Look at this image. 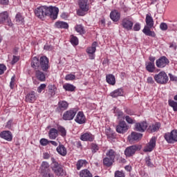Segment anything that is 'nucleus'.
<instances>
[{
    "label": "nucleus",
    "instance_id": "nucleus-1",
    "mask_svg": "<svg viewBox=\"0 0 177 177\" xmlns=\"http://www.w3.org/2000/svg\"><path fill=\"white\" fill-rule=\"evenodd\" d=\"M35 15L36 17H38L41 20H44L46 17H50L52 20H56L57 19V15H59V8L52 6L48 7L41 6L35 10Z\"/></svg>",
    "mask_w": 177,
    "mask_h": 177
},
{
    "label": "nucleus",
    "instance_id": "nucleus-2",
    "mask_svg": "<svg viewBox=\"0 0 177 177\" xmlns=\"http://www.w3.org/2000/svg\"><path fill=\"white\" fill-rule=\"evenodd\" d=\"M31 68L34 70H38L41 68L42 71L47 72L49 70V59L46 56L41 57L39 59L37 57H34L31 61Z\"/></svg>",
    "mask_w": 177,
    "mask_h": 177
},
{
    "label": "nucleus",
    "instance_id": "nucleus-3",
    "mask_svg": "<svg viewBox=\"0 0 177 177\" xmlns=\"http://www.w3.org/2000/svg\"><path fill=\"white\" fill-rule=\"evenodd\" d=\"M145 22L147 25L144 27L142 32L148 37L155 38L156 32L151 31V28H154V19L150 14L146 15Z\"/></svg>",
    "mask_w": 177,
    "mask_h": 177
},
{
    "label": "nucleus",
    "instance_id": "nucleus-4",
    "mask_svg": "<svg viewBox=\"0 0 177 177\" xmlns=\"http://www.w3.org/2000/svg\"><path fill=\"white\" fill-rule=\"evenodd\" d=\"M153 78L156 82L160 85H166V84H168V81H169V77H168V75L165 71H161L158 74H156Z\"/></svg>",
    "mask_w": 177,
    "mask_h": 177
},
{
    "label": "nucleus",
    "instance_id": "nucleus-5",
    "mask_svg": "<svg viewBox=\"0 0 177 177\" xmlns=\"http://www.w3.org/2000/svg\"><path fill=\"white\" fill-rule=\"evenodd\" d=\"M78 5L80 9L77 10V15L78 16H85V12H88V10H89L88 0H79Z\"/></svg>",
    "mask_w": 177,
    "mask_h": 177
},
{
    "label": "nucleus",
    "instance_id": "nucleus-6",
    "mask_svg": "<svg viewBox=\"0 0 177 177\" xmlns=\"http://www.w3.org/2000/svg\"><path fill=\"white\" fill-rule=\"evenodd\" d=\"M0 24L8 26V27H13L12 19L9 17V12L4 11L0 13Z\"/></svg>",
    "mask_w": 177,
    "mask_h": 177
},
{
    "label": "nucleus",
    "instance_id": "nucleus-7",
    "mask_svg": "<svg viewBox=\"0 0 177 177\" xmlns=\"http://www.w3.org/2000/svg\"><path fill=\"white\" fill-rule=\"evenodd\" d=\"M164 138L167 143H175L177 142V130L165 133Z\"/></svg>",
    "mask_w": 177,
    "mask_h": 177
},
{
    "label": "nucleus",
    "instance_id": "nucleus-8",
    "mask_svg": "<svg viewBox=\"0 0 177 177\" xmlns=\"http://www.w3.org/2000/svg\"><path fill=\"white\" fill-rule=\"evenodd\" d=\"M138 150H140V147L139 145H131L125 149L124 155L126 157H132Z\"/></svg>",
    "mask_w": 177,
    "mask_h": 177
},
{
    "label": "nucleus",
    "instance_id": "nucleus-9",
    "mask_svg": "<svg viewBox=\"0 0 177 177\" xmlns=\"http://www.w3.org/2000/svg\"><path fill=\"white\" fill-rule=\"evenodd\" d=\"M77 111L75 109L68 110L64 113L62 120L64 121H71L72 120H74Z\"/></svg>",
    "mask_w": 177,
    "mask_h": 177
},
{
    "label": "nucleus",
    "instance_id": "nucleus-10",
    "mask_svg": "<svg viewBox=\"0 0 177 177\" xmlns=\"http://www.w3.org/2000/svg\"><path fill=\"white\" fill-rule=\"evenodd\" d=\"M168 64H169V59L165 56L160 57L156 62V65L158 68H164V67H166Z\"/></svg>",
    "mask_w": 177,
    "mask_h": 177
},
{
    "label": "nucleus",
    "instance_id": "nucleus-11",
    "mask_svg": "<svg viewBox=\"0 0 177 177\" xmlns=\"http://www.w3.org/2000/svg\"><path fill=\"white\" fill-rule=\"evenodd\" d=\"M122 26L127 31H130L132 30V27H133V21L129 17L123 18L122 20Z\"/></svg>",
    "mask_w": 177,
    "mask_h": 177
},
{
    "label": "nucleus",
    "instance_id": "nucleus-12",
    "mask_svg": "<svg viewBox=\"0 0 177 177\" xmlns=\"http://www.w3.org/2000/svg\"><path fill=\"white\" fill-rule=\"evenodd\" d=\"M156 140L157 138L156 137H152L149 140V142L145 147L143 151H145V153H147L154 150Z\"/></svg>",
    "mask_w": 177,
    "mask_h": 177
},
{
    "label": "nucleus",
    "instance_id": "nucleus-13",
    "mask_svg": "<svg viewBox=\"0 0 177 177\" xmlns=\"http://www.w3.org/2000/svg\"><path fill=\"white\" fill-rule=\"evenodd\" d=\"M142 136H143V134L133 131L128 136V140L130 143H133V142H136V140H139V139H142Z\"/></svg>",
    "mask_w": 177,
    "mask_h": 177
},
{
    "label": "nucleus",
    "instance_id": "nucleus-14",
    "mask_svg": "<svg viewBox=\"0 0 177 177\" xmlns=\"http://www.w3.org/2000/svg\"><path fill=\"white\" fill-rule=\"evenodd\" d=\"M128 131V125L125 121H121L116 127V131L118 133H125Z\"/></svg>",
    "mask_w": 177,
    "mask_h": 177
},
{
    "label": "nucleus",
    "instance_id": "nucleus-15",
    "mask_svg": "<svg viewBox=\"0 0 177 177\" xmlns=\"http://www.w3.org/2000/svg\"><path fill=\"white\" fill-rule=\"evenodd\" d=\"M0 138L4 139V140H7V142H12L13 140V135L12 134V132L9 131H4L0 133Z\"/></svg>",
    "mask_w": 177,
    "mask_h": 177
},
{
    "label": "nucleus",
    "instance_id": "nucleus-16",
    "mask_svg": "<svg viewBox=\"0 0 177 177\" xmlns=\"http://www.w3.org/2000/svg\"><path fill=\"white\" fill-rule=\"evenodd\" d=\"M75 121L80 124H85V122H86V118H85V115H84V112H78Z\"/></svg>",
    "mask_w": 177,
    "mask_h": 177
},
{
    "label": "nucleus",
    "instance_id": "nucleus-17",
    "mask_svg": "<svg viewBox=\"0 0 177 177\" xmlns=\"http://www.w3.org/2000/svg\"><path fill=\"white\" fill-rule=\"evenodd\" d=\"M147 122H141L136 123L135 125L136 131L138 132H145L146 129H147Z\"/></svg>",
    "mask_w": 177,
    "mask_h": 177
},
{
    "label": "nucleus",
    "instance_id": "nucleus-18",
    "mask_svg": "<svg viewBox=\"0 0 177 177\" xmlns=\"http://www.w3.org/2000/svg\"><path fill=\"white\" fill-rule=\"evenodd\" d=\"M35 70V77L38 81H40L41 82H44V81H46V75H45V73H44L42 71H40L39 69Z\"/></svg>",
    "mask_w": 177,
    "mask_h": 177
},
{
    "label": "nucleus",
    "instance_id": "nucleus-19",
    "mask_svg": "<svg viewBox=\"0 0 177 177\" xmlns=\"http://www.w3.org/2000/svg\"><path fill=\"white\" fill-rule=\"evenodd\" d=\"M80 139L83 142H93L95 140V136L91 133H85L81 136Z\"/></svg>",
    "mask_w": 177,
    "mask_h": 177
},
{
    "label": "nucleus",
    "instance_id": "nucleus-20",
    "mask_svg": "<svg viewBox=\"0 0 177 177\" xmlns=\"http://www.w3.org/2000/svg\"><path fill=\"white\" fill-rule=\"evenodd\" d=\"M37 100V96H35V91H31L26 96V101L28 103H34Z\"/></svg>",
    "mask_w": 177,
    "mask_h": 177
},
{
    "label": "nucleus",
    "instance_id": "nucleus-21",
    "mask_svg": "<svg viewBox=\"0 0 177 177\" xmlns=\"http://www.w3.org/2000/svg\"><path fill=\"white\" fill-rule=\"evenodd\" d=\"M57 151L60 156H62L63 157L67 156V149L64 145L60 144L57 147Z\"/></svg>",
    "mask_w": 177,
    "mask_h": 177
},
{
    "label": "nucleus",
    "instance_id": "nucleus-22",
    "mask_svg": "<svg viewBox=\"0 0 177 177\" xmlns=\"http://www.w3.org/2000/svg\"><path fill=\"white\" fill-rule=\"evenodd\" d=\"M110 17L113 21L117 22L120 20L121 14H120L117 10H113L111 12Z\"/></svg>",
    "mask_w": 177,
    "mask_h": 177
},
{
    "label": "nucleus",
    "instance_id": "nucleus-23",
    "mask_svg": "<svg viewBox=\"0 0 177 177\" xmlns=\"http://www.w3.org/2000/svg\"><path fill=\"white\" fill-rule=\"evenodd\" d=\"M39 171L41 174H44L45 172H48L49 171H50V169H49V163L46 161L42 162L40 166Z\"/></svg>",
    "mask_w": 177,
    "mask_h": 177
},
{
    "label": "nucleus",
    "instance_id": "nucleus-24",
    "mask_svg": "<svg viewBox=\"0 0 177 177\" xmlns=\"http://www.w3.org/2000/svg\"><path fill=\"white\" fill-rule=\"evenodd\" d=\"M145 68L149 73H154L156 71V64L151 62H145Z\"/></svg>",
    "mask_w": 177,
    "mask_h": 177
},
{
    "label": "nucleus",
    "instance_id": "nucleus-25",
    "mask_svg": "<svg viewBox=\"0 0 177 177\" xmlns=\"http://www.w3.org/2000/svg\"><path fill=\"white\" fill-rule=\"evenodd\" d=\"M48 89V93L49 95L53 97L56 95V92L57 91V87L55 84H49L47 86Z\"/></svg>",
    "mask_w": 177,
    "mask_h": 177
},
{
    "label": "nucleus",
    "instance_id": "nucleus-26",
    "mask_svg": "<svg viewBox=\"0 0 177 177\" xmlns=\"http://www.w3.org/2000/svg\"><path fill=\"white\" fill-rule=\"evenodd\" d=\"M57 136H59V133H58L57 129H56L55 128L50 129L48 132L49 138L55 140V139H56V138H57Z\"/></svg>",
    "mask_w": 177,
    "mask_h": 177
},
{
    "label": "nucleus",
    "instance_id": "nucleus-27",
    "mask_svg": "<svg viewBox=\"0 0 177 177\" xmlns=\"http://www.w3.org/2000/svg\"><path fill=\"white\" fill-rule=\"evenodd\" d=\"M68 109V102L66 101H59L58 102V109L61 111H64Z\"/></svg>",
    "mask_w": 177,
    "mask_h": 177
},
{
    "label": "nucleus",
    "instance_id": "nucleus-28",
    "mask_svg": "<svg viewBox=\"0 0 177 177\" xmlns=\"http://www.w3.org/2000/svg\"><path fill=\"white\" fill-rule=\"evenodd\" d=\"M160 127H161V124L160 123H155L154 124H152L151 126L149 127L148 131L150 132L151 133L157 132V131L160 129Z\"/></svg>",
    "mask_w": 177,
    "mask_h": 177
},
{
    "label": "nucleus",
    "instance_id": "nucleus-29",
    "mask_svg": "<svg viewBox=\"0 0 177 177\" xmlns=\"http://www.w3.org/2000/svg\"><path fill=\"white\" fill-rule=\"evenodd\" d=\"M124 95V91L122 88H118L110 93L111 97H118V96H122Z\"/></svg>",
    "mask_w": 177,
    "mask_h": 177
},
{
    "label": "nucleus",
    "instance_id": "nucleus-30",
    "mask_svg": "<svg viewBox=\"0 0 177 177\" xmlns=\"http://www.w3.org/2000/svg\"><path fill=\"white\" fill-rule=\"evenodd\" d=\"M55 26L56 28H68V24L64 21H58L55 23Z\"/></svg>",
    "mask_w": 177,
    "mask_h": 177
},
{
    "label": "nucleus",
    "instance_id": "nucleus-31",
    "mask_svg": "<svg viewBox=\"0 0 177 177\" xmlns=\"http://www.w3.org/2000/svg\"><path fill=\"white\" fill-rule=\"evenodd\" d=\"M105 133L108 139H110L111 140L113 139H115V133L113 132V131L111 130L110 128L106 129Z\"/></svg>",
    "mask_w": 177,
    "mask_h": 177
},
{
    "label": "nucleus",
    "instance_id": "nucleus-32",
    "mask_svg": "<svg viewBox=\"0 0 177 177\" xmlns=\"http://www.w3.org/2000/svg\"><path fill=\"white\" fill-rule=\"evenodd\" d=\"M53 171L55 175H57V176H63L66 174V171H64L63 166L62 165L57 167V169H54Z\"/></svg>",
    "mask_w": 177,
    "mask_h": 177
},
{
    "label": "nucleus",
    "instance_id": "nucleus-33",
    "mask_svg": "<svg viewBox=\"0 0 177 177\" xmlns=\"http://www.w3.org/2000/svg\"><path fill=\"white\" fill-rule=\"evenodd\" d=\"M106 82L110 85H115V77L114 75H107L106 77Z\"/></svg>",
    "mask_w": 177,
    "mask_h": 177
},
{
    "label": "nucleus",
    "instance_id": "nucleus-34",
    "mask_svg": "<svg viewBox=\"0 0 177 177\" xmlns=\"http://www.w3.org/2000/svg\"><path fill=\"white\" fill-rule=\"evenodd\" d=\"M63 88L65 91L68 92H74V91H75V86L68 83L64 84Z\"/></svg>",
    "mask_w": 177,
    "mask_h": 177
},
{
    "label": "nucleus",
    "instance_id": "nucleus-35",
    "mask_svg": "<svg viewBox=\"0 0 177 177\" xmlns=\"http://www.w3.org/2000/svg\"><path fill=\"white\" fill-rule=\"evenodd\" d=\"M96 46H97V42L94 41L92 46L87 48V53H88V55L95 54V52H96Z\"/></svg>",
    "mask_w": 177,
    "mask_h": 177
},
{
    "label": "nucleus",
    "instance_id": "nucleus-36",
    "mask_svg": "<svg viewBox=\"0 0 177 177\" xmlns=\"http://www.w3.org/2000/svg\"><path fill=\"white\" fill-rule=\"evenodd\" d=\"M86 164H88V162L86 161V160H82V159L79 160L76 163V168L77 171H80V169H81V168H82L84 165H86Z\"/></svg>",
    "mask_w": 177,
    "mask_h": 177
},
{
    "label": "nucleus",
    "instance_id": "nucleus-37",
    "mask_svg": "<svg viewBox=\"0 0 177 177\" xmlns=\"http://www.w3.org/2000/svg\"><path fill=\"white\" fill-rule=\"evenodd\" d=\"M114 162V160L109 157H106L103 159V164L105 167H111Z\"/></svg>",
    "mask_w": 177,
    "mask_h": 177
},
{
    "label": "nucleus",
    "instance_id": "nucleus-38",
    "mask_svg": "<svg viewBox=\"0 0 177 177\" xmlns=\"http://www.w3.org/2000/svg\"><path fill=\"white\" fill-rule=\"evenodd\" d=\"M80 177H92V173L87 169H83L80 172Z\"/></svg>",
    "mask_w": 177,
    "mask_h": 177
},
{
    "label": "nucleus",
    "instance_id": "nucleus-39",
    "mask_svg": "<svg viewBox=\"0 0 177 177\" xmlns=\"http://www.w3.org/2000/svg\"><path fill=\"white\" fill-rule=\"evenodd\" d=\"M15 20L17 24H24V17L21 15L20 12H18L15 16Z\"/></svg>",
    "mask_w": 177,
    "mask_h": 177
},
{
    "label": "nucleus",
    "instance_id": "nucleus-40",
    "mask_svg": "<svg viewBox=\"0 0 177 177\" xmlns=\"http://www.w3.org/2000/svg\"><path fill=\"white\" fill-rule=\"evenodd\" d=\"M106 157H108L109 158H111V160H115V151L113 149H109L106 153Z\"/></svg>",
    "mask_w": 177,
    "mask_h": 177
},
{
    "label": "nucleus",
    "instance_id": "nucleus-41",
    "mask_svg": "<svg viewBox=\"0 0 177 177\" xmlns=\"http://www.w3.org/2000/svg\"><path fill=\"white\" fill-rule=\"evenodd\" d=\"M75 29V31H77V32H79V34H80L81 35L85 33V29L84 28V26H82V25L81 24L76 25Z\"/></svg>",
    "mask_w": 177,
    "mask_h": 177
},
{
    "label": "nucleus",
    "instance_id": "nucleus-42",
    "mask_svg": "<svg viewBox=\"0 0 177 177\" xmlns=\"http://www.w3.org/2000/svg\"><path fill=\"white\" fill-rule=\"evenodd\" d=\"M51 161H52V165H53V167H52L53 171H54V169H56L57 168H59V167L62 166V165L56 162V160L55 159V158H51Z\"/></svg>",
    "mask_w": 177,
    "mask_h": 177
},
{
    "label": "nucleus",
    "instance_id": "nucleus-43",
    "mask_svg": "<svg viewBox=\"0 0 177 177\" xmlns=\"http://www.w3.org/2000/svg\"><path fill=\"white\" fill-rule=\"evenodd\" d=\"M57 131H58V133L60 132L61 136L63 137L67 135V131H66V129L62 126L58 127Z\"/></svg>",
    "mask_w": 177,
    "mask_h": 177
},
{
    "label": "nucleus",
    "instance_id": "nucleus-44",
    "mask_svg": "<svg viewBox=\"0 0 177 177\" xmlns=\"http://www.w3.org/2000/svg\"><path fill=\"white\" fill-rule=\"evenodd\" d=\"M91 149L92 153L95 154L99 150V145L93 142L91 144Z\"/></svg>",
    "mask_w": 177,
    "mask_h": 177
},
{
    "label": "nucleus",
    "instance_id": "nucleus-45",
    "mask_svg": "<svg viewBox=\"0 0 177 177\" xmlns=\"http://www.w3.org/2000/svg\"><path fill=\"white\" fill-rule=\"evenodd\" d=\"M169 106L172 107L174 111H177V102L174 100H169Z\"/></svg>",
    "mask_w": 177,
    "mask_h": 177
},
{
    "label": "nucleus",
    "instance_id": "nucleus-46",
    "mask_svg": "<svg viewBox=\"0 0 177 177\" xmlns=\"http://www.w3.org/2000/svg\"><path fill=\"white\" fill-rule=\"evenodd\" d=\"M71 43L72 45H73V46H77V45H78V37L71 35Z\"/></svg>",
    "mask_w": 177,
    "mask_h": 177
},
{
    "label": "nucleus",
    "instance_id": "nucleus-47",
    "mask_svg": "<svg viewBox=\"0 0 177 177\" xmlns=\"http://www.w3.org/2000/svg\"><path fill=\"white\" fill-rule=\"evenodd\" d=\"M16 82V76L14 75L12 77H11V80L10 82V89H15V85Z\"/></svg>",
    "mask_w": 177,
    "mask_h": 177
},
{
    "label": "nucleus",
    "instance_id": "nucleus-48",
    "mask_svg": "<svg viewBox=\"0 0 177 177\" xmlns=\"http://www.w3.org/2000/svg\"><path fill=\"white\" fill-rule=\"evenodd\" d=\"M145 162L147 165V167H150L151 168H153L154 167V165L151 162V159H150V156L145 158Z\"/></svg>",
    "mask_w": 177,
    "mask_h": 177
},
{
    "label": "nucleus",
    "instance_id": "nucleus-49",
    "mask_svg": "<svg viewBox=\"0 0 177 177\" xmlns=\"http://www.w3.org/2000/svg\"><path fill=\"white\" fill-rule=\"evenodd\" d=\"M160 30H162V31H167L168 30V25L167 24V23L162 22L160 24Z\"/></svg>",
    "mask_w": 177,
    "mask_h": 177
},
{
    "label": "nucleus",
    "instance_id": "nucleus-50",
    "mask_svg": "<svg viewBox=\"0 0 177 177\" xmlns=\"http://www.w3.org/2000/svg\"><path fill=\"white\" fill-rule=\"evenodd\" d=\"M39 142L41 146H48V145H49L50 140H48L46 138H41Z\"/></svg>",
    "mask_w": 177,
    "mask_h": 177
},
{
    "label": "nucleus",
    "instance_id": "nucleus-51",
    "mask_svg": "<svg viewBox=\"0 0 177 177\" xmlns=\"http://www.w3.org/2000/svg\"><path fill=\"white\" fill-rule=\"evenodd\" d=\"M75 78V75L68 74L65 77L66 81H73Z\"/></svg>",
    "mask_w": 177,
    "mask_h": 177
},
{
    "label": "nucleus",
    "instance_id": "nucleus-52",
    "mask_svg": "<svg viewBox=\"0 0 177 177\" xmlns=\"http://www.w3.org/2000/svg\"><path fill=\"white\" fill-rule=\"evenodd\" d=\"M46 88V84H41L38 88H37V92L38 93H41L44 89Z\"/></svg>",
    "mask_w": 177,
    "mask_h": 177
},
{
    "label": "nucleus",
    "instance_id": "nucleus-53",
    "mask_svg": "<svg viewBox=\"0 0 177 177\" xmlns=\"http://www.w3.org/2000/svg\"><path fill=\"white\" fill-rule=\"evenodd\" d=\"M41 174H42V177H55L53 174L50 173V171L41 173Z\"/></svg>",
    "mask_w": 177,
    "mask_h": 177
},
{
    "label": "nucleus",
    "instance_id": "nucleus-54",
    "mask_svg": "<svg viewBox=\"0 0 177 177\" xmlns=\"http://www.w3.org/2000/svg\"><path fill=\"white\" fill-rule=\"evenodd\" d=\"M125 120L128 124H135V120L128 115L125 117Z\"/></svg>",
    "mask_w": 177,
    "mask_h": 177
},
{
    "label": "nucleus",
    "instance_id": "nucleus-55",
    "mask_svg": "<svg viewBox=\"0 0 177 177\" xmlns=\"http://www.w3.org/2000/svg\"><path fill=\"white\" fill-rule=\"evenodd\" d=\"M5 71H6V66L0 64V75H2Z\"/></svg>",
    "mask_w": 177,
    "mask_h": 177
},
{
    "label": "nucleus",
    "instance_id": "nucleus-56",
    "mask_svg": "<svg viewBox=\"0 0 177 177\" xmlns=\"http://www.w3.org/2000/svg\"><path fill=\"white\" fill-rule=\"evenodd\" d=\"M115 177H125V174L122 171H116L115 172Z\"/></svg>",
    "mask_w": 177,
    "mask_h": 177
},
{
    "label": "nucleus",
    "instance_id": "nucleus-57",
    "mask_svg": "<svg viewBox=\"0 0 177 177\" xmlns=\"http://www.w3.org/2000/svg\"><path fill=\"white\" fill-rule=\"evenodd\" d=\"M117 115L118 120H122V118H124V113L121 111H118Z\"/></svg>",
    "mask_w": 177,
    "mask_h": 177
},
{
    "label": "nucleus",
    "instance_id": "nucleus-58",
    "mask_svg": "<svg viewBox=\"0 0 177 177\" xmlns=\"http://www.w3.org/2000/svg\"><path fill=\"white\" fill-rule=\"evenodd\" d=\"M140 30V24L136 23L133 26L134 31H139Z\"/></svg>",
    "mask_w": 177,
    "mask_h": 177
},
{
    "label": "nucleus",
    "instance_id": "nucleus-59",
    "mask_svg": "<svg viewBox=\"0 0 177 177\" xmlns=\"http://www.w3.org/2000/svg\"><path fill=\"white\" fill-rule=\"evenodd\" d=\"M17 62H19L18 57L13 55L12 60V64H15V63H17Z\"/></svg>",
    "mask_w": 177,
    "mask_h": 177
},
{
    "label": "nucleus",
    "instance_id": "nucleus-60",
    "mask_svg": "<svg viewBox=\"0 0 177 177\" xmlns=\"http://www.w3.org/2000/svg\"><path fill=\"white\" fill-rule=\"evenodd\" d=\"M147 82L148 84H154V80H153V77H148V78L147 80Z\"/></svg>",
    "mask_w": 177,
    "mask_h": 177
},
{
    "label": "nucleus",
    "instance_id": "nucleus-61",
    "mask_svg": "<svg viewBox=\"0 0 177 177\" xmlns=\"http://www.w3.org/2000/svg\"><path fill=\"white\" fill-rule=\"evenodd\" d=\"M44 49L45 50H52V49H53V47H52V46L50 45H45Z\"/></svg>",
    "mask_w": 177,
    "mask_h": 177
},
{
    "label": "nucleus",
    "instance_id": "nucleus-62",
    "mask_svg": "<svg viewBox=\"0 0 177 177\" xmlns=\"http://www.w3.org/2000/svg\"><path fill=\"white\" fill-rule=\"evenodd\" d=\"M149 60L150 62H147L148 63H154V62H156V57L150 55L149 57Z\"/></svg>",
    "mask_w": 177,
    "mask_h": 177
},
{
    "label": "nucleus",
    "instance_id": "nucleus-63",
    "mask_svg": "<svg viewBox=\"0 0 177 177\" xmlns=\"http://www.w3.org/2000/svg\"><path fill=\"white\" fill-rule=\"evenodd\" d=\"M12 122H13V120H8L6 125V128H9V129L12 128Z\"/></svg>",
    "mask_w": 177,
    "mask_h": 177
},
{
    "label": "nucleus",
    "instance_id": "nucleus-64",
    "mask_svg": "<svg viewBox=\"0 0 177 177\" xmlns=\"http://www.w3.org/2000/svg\"><path fill=\"white\" fill-rule=\"evenodd\" d=\"M169 48H171V49H174V50H176V44L170 43L169 44Z\"/></svg>",
    "mask_w": 177,
    "mask_h": 177
}]
</instances>
